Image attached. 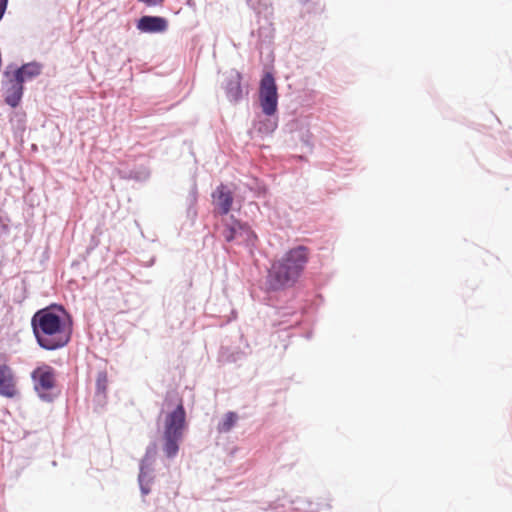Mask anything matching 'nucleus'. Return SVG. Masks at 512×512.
I'll return each mask as SVG.
<instances>
[{"label":"nucleus","mask_w":512,"mask_h":512,"mask_svg":"<svg viewBox=\"0 0 512 512\" xmlns=\"http://www.w3.org/2000/svg\"><path fill=\"white\" fill-rule=\"evenodd\" d=\"M64 309L52 306L38 310L31 319L34 336L40 347L56 350L68 344L71 338V327L61 316Z\"/></svg>","instance_id":"f257e3e1"},{"label":"nucleus","mask_w":512,"mask_h":512,"mask_svg":"<svg viewBox=\"0 0 512 512\" xmlns=\"http://www.w3.org/2000/svg\"><path fill=\"white\" fill-rule=\"evenodd\" d=\"M310 258V250L299 245L275 259L268 271L267 285L277 291L294 286L301 278Z\"/></svg>","instance_id":"f03ea898"},{"label":"nucleus","mask_w":512,"mask_h":512,"mask_svg":"<svg viewBox=\"0 0 512 512\" xmlns=\"http://www.w3.org/2000/svg\"><path fill=\"white\" fill-rule=\"evenodd\" d=\"M185 427L186 412L180 400L175 410L168 413L164 421L163 451L168 458H173L178 453Z\"/></svg>","instance_id":"7ed1b4c3"},{"label":"nucleus","mask_w":512,"mask_h":512,"mask_svg":"<svg viewBox=\"0 0 512 512\" xmlns=\"http://www.w3.org/2000/svg\"><path fill=\"white\" fill-rule=\"evenodd\" d=\"M259 101L262 111L266 115L270 116L276 113L278 93L275 79L271 73H266L260 81Z\"/></svg>","instance_id":"20e7f679"},{"label":"nucleus","mask_w":512,"mask_h":512,"mask_svg":"<svg viewBox=\"0 0 512 512\" xmlns=\"http://www.w3.org/2000/svg\"><path fill=\"white\" fill-rule=\"evenodd\" d=\"M4 76L6 78L4 81L5 101L11 107H16L23 95V82L11 73L10 67L4 72Z\"/></svg>","instance_id":"39448f33"},{"label":"nucleus","mask_w":512,"mask_h":512,"mask_svg":"<svg viewBox=\"0 0 512 512\" xmlns=\"http://www.w3.org/2000/svg\"><path fill=\"white\" fill-rule=\"evenodd\" d=\"M35 390L38 393H45L53 388L55 384V375L53 368L48 365H42L32 372Z\"/></svg>","instance_id":"423d86ee"},{"label":"nucleus","mask_w":512,"mask_h":512,"mask_svg":"<svg viewBox=\"0 0 512 512\" xmlns=\"http://www.w3.org/2000/svg\"><path fill=\"white\" fill-rule=\"evenodd\" d=\"M18 394L13 371L8 365H0V395L14 398Z\"/></svg>","instance_id":"0eeeda50"},{"label":"nucleus","mask_w":512,"mask_h":512,"mask_svg":"<svg viewBox=\"0 0 512 512\" xmlns=\"http://www.w3.org/2000/svg\"><path fill=\"white\" fill-rule=\"evenodd\" d=\"M212 197L215 204V211L221 215H227L233 203L232 192L228 190L226 186L220 185L212 194Z\"/></svg>","instance_id":"6e6552de"},{"label":"nucleus","mask_w":512,"mask_h":512,"mask_svg":"<svg viewBox=\"0 0 512 512\" xmlns=\"http://www.w3.org/2000/svg\"><path fill=\"white\" fill-rule=\"evenodd\" d=\"M137 29L145 33H160L168 28V21L159 16H143L137 22Z\"/></svg>","instance_id":"1a4fd4ad"},{"label":"nucleus","mask_w":512,"mask_h":512,"mask_svg":"<svg viewBox=\"0 0 512 512\" xmlns=\"http://www.w3.org/2000/svg\"><path fill=\"white\" fill-rule=\"evenodd\" d=\"M250 228L246 224H242L234 217H230L225 223L222 235L227 242L236 240L243 236V234H251Z\"/></svg>","instance_id":"9d476101"},{"label":"nucleus","mask_w":512,"mask_h":512,"mask_svg":"<svg viewBox=\"0 0 512 512\" xmlns=\"http://www.w3.org/2000/svg\"><path fill=\"white\" fill-rule=\"evenodd\" d=\"M241 80L239 72H232L226 77L225 90L230 101L237 102L242 98Z\"/></svg>","instance_id":"9b49d317"},{"label":"nucleus","mask_w":512,"mask_h":512,"mask_svg":"<svg viewBox=\"0 0 512 512\" xmlns=\"http://www.w3.org/2000/svg\"><path fill=\"white\" fill-rule=\"evenodd\" d=\"M42 66L36 62H31L22 65L20 68L11 71L17 78L21 79L24 83L27 80H31L40 75Z\"/></svg>","instance_id":"f8f14e48"},{"label":"nucleus","mask_w":512,"mask_h":512,"mask_svg":"<svg viewBox=\"0 0 512 512\" xmlns=\"http://www.w3.org/2000/svg\"><path fill=\"white\" fill-rule=\"evenodd\" d=\"M238 416L234 412H228L225 414L223 420L218 424V431L220 433L229 432L232 427L236 424Z\"/></svg>","instance_id":"ddd939ff"},{"label":"nucleus","mask_w":512,"mask_h":512,"mask_svg":"<svg viewBox=\"0 0 512 512\" xmlns=\"http://www.w3.org/2000/svg\"><path fill=\"white\" fill-rule=\"evenodd\" d=\"M108 386V377L106 372H99L96 379V390L100 394H105Z\"/></svg>","instance_id":"4468645a"},{"label":"nucleus","mask_w":512,"mask_h":512,"mask_svg":"<svg viewBox=\"0 0 512 512\" xmlns=\"http://www.w3.org/2000/svg\"><path fill=\"white\" fill-rule=\"evenodd\" d=\"M138 1L144 3L147 6H158V5H161L164 0H138Z\"/></svg>","instance_id":"2eb2a0df"},{"label":"nucleus","mask_w":512,"mask_h":512,"mask_svg":"<svg viewBox=\"0 0 512 512\" xmlns=\"http://www.w3.org/2000/svg\"><path fill=\"white\" fill-rule=\"evenodd\" d=\"M187 2V5L192 7V8H195V3H194V0H186Z\"/></svg>","instance_id":"dca6fc26"},{"label":"nucleus","mask_w":512,"mask_h":512,"mask_svg":"<svg viewBox=\"0 0 512 512\" xmlns=\"http://www.w3.org/2000/svg\"><path fill=\"white\" fill-rule=\"evenodd\" d=\"M274 128H275V124H273V125L271 126V128L269 129V131H273V130H274Z\"/></svg>","instance_id":"f3484780"}]
</instances>
